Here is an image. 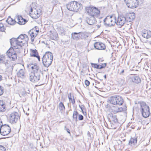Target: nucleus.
<instances>
[{
    "mask_svg": "<svg viewBox=\"0 0 151 151\" xmlns=\"http://www.w3.org/2000/svg\"><path fill=\"white\" fill-rule=\"evenodd\" d=\"M68 99H69V101H70V100H71L72 99V97L69 98H68Z\"/></svg>",
    "mask_w": 151,
    "mask_h": 151,
    "instance_id": "13d9d810",
    "label": "nucleus"
},
{
    "mask_svg": "<svg viewBox=\"0 0 151 151\" xmlns=\"http://www.w3.org/2000/svg\"><path fill=\"white\" fill-rule=\"evenodd\" d=\"M85 85L87 86H88L90 84V82L87 80H86L85 81Z\"/></svg>",
    "mask_w": 151,
    "mask_h": 151,
    "instance_id": "37998d69",
    "label": "nucleus"
},
{
    "mask_svg": "<svg viewBox=\"0 0 151 151\" xmlns=\"http://www.w3.org/2000/svg\"><path fill=\"white\" fill-rule=\"evenodd\" d=\"M70 102H71V103L73 104H75V100L74 99V96H73V98L70 101Z\"/></svg>",
    "mask_w": 151,
    "mask_h": 151,
    "instance_id": "49530a36",
    "label": "nucleus"
},
{
    "mask_svg": "<svg viewBox=\"0 0 151 151\" xmlns=\"http://www.w3.org/2000/svg\"><path fill=\"white\" fill-rule=\"evenodd\" d=\"M20 116L19 114L16 112H14L10 115V121L11 123H16L19 119Z\"/></svg>",
    "mask_w": 151,
    "mask_h": 151,
    "instance_id": "f8f14e48",
    "label": "nucleus"
},
{
    "mask_svg": "<svg viewBox=\"0 0 151 151\" xmlns=\"http://www.w3.org/2000/svg\"><path fill=\"white\" fill-rule=\"evenodd\" d=\"M30 91L29 90V89H28L27 90V92H26L27 93L29 94V93H30Z\"/></svg>",
    "mask_w": 151,
    "mask_h": 151,
    "instance_id": "603ef678",
    "label": "nucleus"
},
{
    "mask_svg": "<svg viewBox=\"0 0 151 151\" xmlns=\"http://www.w3.org/2000/svg\"><path fill=\"white\" fill-rule=\"evenodd\" d=\"M94 47L97 50H104L106 48L105 45L100 42H96L94 44Z\"/></svg>",
    "mask_w": 151,
    "mask_h": 151,
    "instance_id": "4468645a",
    "label": "nucleus"
},
{
    "mask_svg": "<svg viewBox=\"0 0 151 151\" xmlns=\"http://www.w3.org/2000/svg\"><path fill=\"white\" fill-rule=\"evenodd\" d=\"M68 98H70V97H72L71 96V94L70 93V94L68 95Z\"/></svg>",
    "mask_w": 151,
    "mask_h": 151,
    "instance_id": "864d4df0",
    "label": "nucleus"
},
{
    "mask_svg": "<svg viewBox=\"0 0 151 151\" xmlns=\"http://www.w3.org/2000/svg\"><path fill=\"white\" fill-rule=\"evenodd\" d=\"M27 93L26 92H22L21 93V95L23 96H25L27 95Z\"/></svg>",
    "mask_w": 151,
    "mask_h": 151,
    "instance_id": "a18cd8bd",
    "label": "nucleus"
},
{
    "mask_svg": "<svg viewBox=\"0 0 151 151\" xmlns=\"http://www.w3.org/2000/svg\"><path fill=\"white\" fill-rule=\"evenodd\" d=\"M97 27L98 28H99L100 27V26L99 25H98L97 26Z\"/></svg>",
    "mask_w": 151,
    "mask_h": 151,
    "instance_id": "052dcab7",
    "label": "nucleus"
},
{
    "mask_svg": "<svg viewBox=\"0 0 151 151\" xmlns=\"http://www.w3.org/2000/svg\"><path fill=\"white\" fill-rule=\"evenodd\" d=\"M58 32L60 34H61V35H64L65 30L64 28L62 27H58Z\"/></svg>",
    "mask_w": 151,
    "mask_h": 151,
    "instance_id": "7c9ffc66",
    "label": "nucleus"
},
{
    "mask_svg": "<svg viewBox=\"0 0 151 151\" xmlns=\"http://www.w3.org/2000/svg\"><path fill=\"white\" fill-rule=\"evenodd\" d=\"M87 23L90 25H93L96 22V21L94 17L90 16V17H88L86 19Z\"/></svg>",
    "mask_w": 151,
    "mask_h": 151,
    "instance_id": "dca6fc26",
    "label": "nucleus"
},
{
    "mask_svg": "<svg viewBox=\"0 0 151 151\" xmlns=\"http://www.w3.org/2000/svg\"><path fill=\"white\" fill-rule=\"evenodd\" d=\"M6 22L9 24L11 25H14L16 22L15 20H14L10 17H9L6 20Z\"/></svg>",
    "mask_w": 151,
    "mask_h": 151,
    "instance_id": "5701e85b",
    "label": "nucleus"
},
{
    "mask_svg": "<svg viewBox=\"0 0 151 151\" xmlns=\"http://www.w3.org/2000/svg\"><path fill=\"white\" fill-rule=\"evenodd\" d=\"M124 72V70H122V71L121 72V73H123Z\"/></svg>",
    "mask_w": 151,
    "mask_h": 151,
    "instance_id": "6e6d98bb",
    "label": "nucleus"
},
{
    "mask_svg": "<svg viewBox=\"0 0 151 151\" xmlns=\"http://www.w3.org/2000/svg\"><path fill=\"white\" fill-rule=\"evenodd\" d=\"M5 29L2 24L0 23V31L3 32L4 31Z\"/></svg>",
    "mask_w": 151,
    "mask_h": 151,
    "instance_id": "c9c22d12",
    "label": "nucleus"
},
{
    "mask_svg": "<svg viewBox=\"0 0 151 151\" xmlns=\"http://www.w3.org/2000/svg\"><path fill=\"white\" fill-rule=\"evenodd\" d=\"M52 3H53V5H55L56 4L57 1L56 0H52Z\"/></svg>",
    "mask_w": 151,
    "mask_h": 151,
    "instance_id": "de8ad7c7",
    "label": "nucleus"
},
{
    "mask_svg": "<svg viewBox=\"0 0 151 151\" xmlns=\"http://www.w3.org/2000/svg\"><path fill=\"white\" fill-rule=\"evenodd\" d=\"M5 110V105L2 101L0 100V111H4Z\"/></svg>",
    "mask_w": 151,
    "mask_h": 151,
    "instance_id": "a878e982",
    "label": "nucleus"
},
{
    "mask_svg": "<svg viewBox=\"0 0 151 151\" xmlns=\"http://www.w3.org/2000/svg\"><path fill=\"white\" fill-rule=\"evenodd\" d=\"M37 27H35V29H33L32 30V31H33L34 32H37V34H38V33L39 32V31L38 30H37Z\"/></svg>",
    "mask_w": 151,
    "mask_h": 151,
    "instance_id": "c03bdc74",
    "label": "nucleus"
},
{
    "mask_svg": "<svg viewBox=\"0 0 151 151\" xmlns=\"http://www.w3.org/2000/svg\"><path fill=\"white\" fill-rule=\"evenodd\" d=\"M34 10H35V11H34L35 14H38V13L37 11H36V9H34Z\"/></svg>",
    "mask_w": 151,
    "mask_h": 151,
    "instance_id": "8fccbe9b",
    "label": "nucleus"
},
{
    "mask_svg": "<svg viewBox=\"0 0 151 151\" xmlns=\"http://www.w3.org/2000/svg\"><path fill=\"white\" fill-rule=\"evenodd\" d=\"M30 55L31 56L37 58L38 60H40V57L38 55V52L36 50L31 49Z\"/></svg>",
    "mask_w": 151,
    "mask_h": 151,
    "instance_id": "6ab92c4d",
    "label": "nucleus"
},
{
    "mask_svg": "<svg viewBox=\"0 0 151 151\" xmlns=\"http://www.w3.org/2000/svg\"><path fill=\"white\" fill-rule=\"evenodd\" d=\"M24 71V68L23 67V68L20 69L17 73L18 76L22 78H24L25 77Z\"/></svg>",
    "mask_w": 151,
    "mask_h": 151,
    "instance_id": "4be33fe9",
    "label": "nucleus"
},
{
    "mask_svg": "<svg viewBox=\"0 0 151 151\" xmlns=\"http://www.w3.org/2000/svg\"><path fill=\"white\" fill-rule=\"evenodd\" d=\"M11 131V129L8 125L5 124L0 128V132L1 134L5 136L8 134Z\"/></svg>",
    "mask_w": 151,
    "mask_h": 151,
    "instance_id": "9b49d317",
    "label": "nucleus"
},
{
    "mask_svg": "<svg viewBox=\"0 0 151 151\" xmlns=\"http://www.w3.org/2000/svg\"><path fill=\"white\" fill-rule=\"evenodd\" d=\"M118 82L120 86L123 85L125 84V81L124 78H120L118 79Z\"/></svg>",
    "mask_w": 151,
    "mask_h": 151,
    "instance_id": "c85d7f7f",
    "label": "nucleus"
},
{
    "mask_svg": "<svg viewBox=\"0 0 151 151\" xmlns=\"http://www.w3.org/2000/svg\"><path fill=\"white\" fill-rule=\"evenodd\" d=\"M86 10L90 16H98L100 14L99 10L95 7H89L86 8Z\"/></svg>",
    "mask_w": 151,
    "mask_h": 151,
    "instance_id": "1a4fd4ad",
    "label": "nucleus"
},
{
    "mask_svg": "<svg viewBox=\"0 0 151 151\" xmlns=\"http://www.w3.org/2000/svg\"><path fill=\"white\" fill-rule=\"evenodd\" d=\"M132 81L136 83H138L141 82V79L138 76H134L131 78Z\"/></svg>",
    "mask_w": 151,
    "mask_h": 151,
    "instance_id": "412c9836",
    "label": "nucleus"
},
{
    "mask_svg": "<svg viewBox=\"0 0 151 151\" xmlns=\"http://www.w3.org/2000/svg\"><path fill=\"white\" fill-rule=\"evenodd\" d=\"M50 38L53 40H57L58 38V34L56 32L52 33L50 35Z\"/></svg>",
    "mask_w": 151,
    "mask_h": 151,
    "instance_id": "b1692460",
    "label": "nucleus"
},
{
    "mask_svg": "<svg viewBox=\"0 0 151 151\" xmlns=\"http://www.w3.org/2000/svg\"><path fill=\"white\" fill-rule=\"evenodd\" d=\"M30 8H31V9H30V12H32L33 10L32 8V7L31 5L30 6Z\"/></svg>",
    "mask_w": 151,
    "mask_h": 151,
    "instance_id": "3c124183",
    "label": "nucleus"
},
{
    "mask_svg": "<svg viewBox=\"0 0 151 151\" xmlns=\"http://www.w3.org/2000/svg\"><path fill=\"white\" fill-rule=\"evenodd\" d=\"M67 9L71 11L77 12L83 8L81 4L77 1H73L69 3L66 6Z\"/></svg>",
    "mask_w": 151,
    "mask_h": 151,
    "instance_id": "7ed1b4c3",
    "label": "nucleus"
},
{
    "mask_svg": "<svg viewBox=\"0 0 151 151\" xmlns=\"http://www.w3.org/2000/svg\"><path fill=\"white\" fill-rule=\"evenodd\" d=\"M65 129L67 131V132L69 133L70 134V131L69 129L66 128V127H65Z\"/></svg>",
    "mask_w": 151,
    "mask_h": 151,
    "instance_id": "09e8293b",
    "label": "nucleus"
},
{
    "mask_svg": "<svg viewBox=\"0 0 151 151\" xmlns=\"http://www.w3.org/2000/svg\"><path fill=\"white\" fill-rule=\"evenodd\" d=\"M4 58H2L1 57L0 58V63H4L6 65V63L7 62H5Z\"/></svg>",
    "mask_w": 151,
    "mask_h": 151,
    "instance_id": "e433bc0d",
    "label": "nucleus"
},
{
    "mask_svg": "<svg viewBox=\"0 0 151 151\" xmlns=\"http://www.w3.org/2000/svg\"><path fill=\"white\" fill-rule=\"evenodd\" d=\"M140 111L142 116L145 118L148 117L150 115L149 107L143 102L140 103Z\"/></svg>",
    "mask_w": 151,
    "mask_h": 151,
    "instance_id": "6e6552de",
    "label": "nucleus"
},
{
    "mask_svg": "<svg viewBox=\"0 0 151 151\" xmlns=\"http://www.w3.org/2000/svg\"><path fill=\"white\" fill-rule=\"evenodd\" d=\"M78 114V113L77 111H74L73 112V118L74 121L76 122L77 121V116Z\"/></svg>",
    "mask_w": 151,
    "mask_h": 151,
    "instance_id": "c756f323",
    "label": "nucleus"
},
{
    "mask_svg": "<svg viewBox=\"0 0 151 151\" xmlns=\"http://www.w3.org/2000/svg\"><path fill=\"white\" fill-rule=\"evenodd\" d=\"M80 107L81 109V110L83 112L82 108V107H81V106H80Z\"/></svg>",
    "mask_w": 151,
    "mask_h": 151,
    "instance_id": "bf43d9fd",
    "label": "nucleus"
},
{
    "mask_svg": "<svg viewBox=\"0 0 151 151\" xmlns=\"http://www.w3.org/2000/svg\"><path fill=\"white\" fill-rule=\"evenodd\" d=\"M30 36L31 37V41L33 42L34 40V39L35 37L37 35V33L35 32L32 30H30Z\"/></svg>",
    "mask_w": 151,
    "mask_h": 151,
    "instance_id": "393cba45",
    "label": "nucleus"
},
{
    "mask_svg": "<svg viewBox=\"0 0 151 151\" xmlns=\"http://www.w3.org/2000/svg\"><path fill=\"white\" fill-rule=\"evenodd\" d=\"M28 67L32 69V71L29 74V80L32 82H37L40 79L41 70L35 63H32L27 65Z\"/></svg>",
    "mask_w": 151,
    "mask_h": 151,
    "instance_id": "f257e3e1",
    "label": "nucleus"
},
{
    "mask_svg": "<svg viewBox=\"0 0 151 151\" xmlns=\"http://www.w3.org/2000/svg\"><path fill=\"white\" fill-rule=\"evenodd\" d=\"M116 19L115 15L107 16L104 20V24L108 27L114 26L116 23Z\"/></svg>",
    "mask_w": 151,
    "mask_h": 151,
    "instance_id": "423d86ee",
    "label": "nucleus"
},
{
    "mask_svg": "<svg viewBox=\"0 0 151 151\" xmlns=\"http://www.w3.org/2000/svg\"><path fill=\"white\" fill-rule=\"evenodd\" d=\"M59 109L61 111H64L65 110V107L63 104L62 102L60 103L59 105Z\"/></svg>",
    "mask_w": 151,
    "mask_h": 151,
    "instance_id": "bb28decb",
    "label": "nucleus"
},
{
    "mask_svg": "<svg viewBox=\"0 0 151 151\" xmlns=\"http://www.w3.org/2000/svg\"><path fill=\"white\" fill-rule=\"evenodd\" d=\"M72 38L73 40H78L81 39V32H74L72 33Z\"/></svg>",
    "mask_w": 151,
    "mask_h": 151,
    "instance_id": "a211bd4d",
    "label": "nucleus"
},
{
    "mask_svg": "<svg viewBox=\"0 0 151 151\" xmlns=\"http://www.w3.org/2000/svg\"><path fill=\"white\" fill-rule=\"evenodd\" d=\"M42 63L44 66L48 67L51 64L53 60L52 54L50 52H47L43 56L42 58Z\"/></svg>",
    "mask_w": 151,
    "mask_h": 151,
    "instance_id": "20e7f679",
    "label": "nucleus"
},
{
    "mask_svg": "<svg viewBox=\"0 0 151 151\" xmlns=\"http://www.w3.org/2000/svg\"><path fill=\"white\" fill-rule=\"evenodd\" d=\"M109 101L111 104L117 105H121L124 102L123 99L122 97L118 95L110 97Z\"/></svg>",
    "mask_w": 151,
    "mask_h": 151,
    "instance_id": "0eeeda50",
    "label": "nucleus"
},
{
    "mask_svg": "<svg viewBox=\"0 0 151 151\" xmlns=\"http://www.w3.org/2000/svg\"><path fill=\"white\" fill-rule=\"evenodd\" d=\"M91 64L92 67L97 69H100V65L93 63H91Z\"/></svg>",
    "mask_w": 151,
    "mask_h": 151,
    "instance_id": "72a5a7b5",
    "label": "nucleus"
},
{
    "mask_svg": "<svg viewBox=\"0 0 151 151\" xmlns=\"http://www.w3.org/2000/svg\"><path fill=\"white\" fill-rule=\"evenodd\" d=\"M78 119L79 120H82L83 119V116L81 114H79Z\"/></svg>",
    "mask_w": 151,
    "mask_h": 151,
    "instance_id": "79ce46f5",
    "label": "nucleus"
},
{
    "mask_svg": "<svg viewBox=\"0 0 151 151\" xmlns=\"http://www.w3.org/2000/svg\"><path fill=\"white\" fill-rule=\"evenodd\" d=\"M114 107V109H112V112L114 114H116V113H118V112H115V111H116L118 109V107Z\"/></svg>",
    "mask_w": 151,
    "mask_h": 151,
    "instance_id": "ea45409f",
    "label": "nucleus"
},
{
    "mask_svg": "<svg viewBox=\"0 0 151 151\" xmlns=\"http://www.w3.org/2000/svg\"><path fill=\"white\" fill-rule=\"evenodd\" d=\"M3 88L1 86H0V96L2 95L4 93Z\"/></svg>",
    "mask_w": 151,
    "mask_h": 151,
    "instance_id": "a19ab883",
    "label": "nucleus"
},
{
    "mask_svg": "<svg viewBox=\"0 0 151 151\" xmlns=\"http://www.w3.org/2000/svg\"><path fill=\"white\" fill-rule=\"evenodd\" d=\"M150 44L151 45V41L150 42Z\"/></svg>",
    "mask_w": 151,
    "mask_h": 151,
    "instance_id": "680f3d73",
    "label": "nucleus"
},
{
    "mask_svg": "<svg viewBox=\"0 0 151 151\" xmlns=\"http://www.w3.org/2000/svg\"><path fill=\"white\" fill-rule=\"evenodd\" d=\"M128 17L130 21L133 20L135 17L134 13H130L128 15Z\"/></svg>",
    "mask_w": 151,
    "mask_h": 151,
    "instance_id": "2f4dec72",
    "label": "nucleus"
},
{
    "mask_svg": "<svg viewBox=\"0 0 151 151\" xmlns=\"http://www.w3.org/2000/svg\"><path fill=\"white\" fill-rule=\"evenodd\" d=\"M106 63H103L101 65H100V69H101L104 68L106 66Z\"/></svg>",
    "mask_w": 151,
    "mask_h": 151,
    "instance_id": "58836bf2",
    "label": "nucleus"
},
{
    "mask_svg": "<svg viewBox=\"0 0 151 151\" xmlns=\"http://www.w3.org/2000/svg\"><path fill=\"white\" fill-rule=\"evenodd\" d=\"M88 35L89 34L86 32H81V39L86 38L88 37Z\"/></svg>",
    "mask_w": 151,
    "mask_h": 151,
    "instance_id": "cd10ccee",
    "label": "nucleus"
},
{
    "mask_svg": "<svg viewBox=\"0 0 151 151\" xmlns=\"http://www.w3.org/2000/svg\"><path fill=\"white\" fill-rule=\"evenodd\" d=\"M17 23L19 24H24L27 22L26 20L23 19L21 16H18L17 17Z\"/></svg>",
    "mask_w": 151,
    "mask_h": 151,
    "instance_id": "f3484780",
    "label": "nucleus"
},
{
    "mask_svg": "<svg viewBox=\"0 0 151 151\" xmlns=\"http://www.w3.org/2000/svg\"><path fill=\"white\" fill-rule=\"evenodd\" d=\"M128 7L133 9L137 7L139 4L138 0H124Z\"/></svg>",
    "mask_w": 151,
    "mask_h": 151,
    "instance_id": "9d476101",
    "label": "nucleus"
},
{
    "mask_svg": "<svg viewBox=\"0 0 151 151\" xmlns=\"http://www.w3.org/2000/svg\"><path fill=\"white\" fill-rule=\"evenodd\" d=\"M111 119L112 121L114 122V123H116L117 122V119L116 117V116L112 114L111 116Z\"/></svg>",
    "mask_w": 151,
    "mask_h": 151,
    "instance_id": "473e14b6",
    "label": "nucleus"
},
{
    "mask_svg": "<svg viewBox=\"0 0 151 151\" xmlns=\"http://www.w3.org/2000/svg\"><path fill=\"white\" fill-rule=\"evenodd\" d=\"M2 76L0 75V81L2 79Z\"/></svg>",
    "mask_w": 151,
    "mask_h": 151,
    "instance_id": "5fc2aeb1",
    "label": "nucleus"
},
{
    "mask_svg": "<svg viewBox=\"0 0 151 151\" xmlns=\"http://www.w3.org/2000/svg\"><path fill=\"white\" fill-rule=\"evenodd\" d=\"M28 36L25 34H21L17 38H13L10 39L12 47L14 49H18L22 50V47L28 40Z\"/></svg>",
    "mask_w": 151,
    "mask_h": 151,
    "instance_id": "f03ea898",
    "label": "nucleus"
},
{
    "mask_svg": "<svg viewBox=\"0 0 151 151\" xmlns=\"http://www.w3.org/2000/svg\"><path fill=\"white\" fill-rule=\"evenodd\" d=\"M126 110V108H122V107H118V109L115 112H119L124 111Z\"/></svg>",
    "mask_w": 151,
    "mask_h": 151,
    "instance_id": "f704fd0d",
    "label": "nucleus"
},
{
    "mask_svg": "<svg viewBox=\"0 0 151 151\" xmlns=\"http://www.w3.org/2000/svg\"><path fill=\"white\" fill-rule=\"evenodd\" d=\"M104 78H105V79H106V75H105L104 76Z\"/></svg>",
    "mask_w": 151,
    "mask_h": 151,
    "instance_id": "4d7b16f0",
    "label": "nucleus"
},
{
    "mask_svg": "<svg viewBox=\"0 0 151 151\" xmlns=\"http://www.w3.org/2000/svg\"><path fill=\"white\" fill-rule=\"evenodd\" d=\"M22 50L16 49H14L13 47L11 48L7 51V56L13 61L17 59V53H19L21 52Z\"/></svg>",
    "mask_w": 151,
    "mask_h": 151,
    "instance_id": "39448f33",
    "label": "nucleus"
},
{
    "mask_svg": "<svg viewBox=\"0 0 151 151\" xmlns=\"http://www.w3.org/2000/svg\"><path fill=\"white\" fill-rule=\"evenodd\" d=\"M142 35L144 38L148 39L151 37V32L149 30L144 29L142 32Z\"/></svg>",
    "mask_w": 151,
    "mask_h": 151,
    "instance_id": "2eb2a0df",
    "label": "nucleus"
},
{
    "mask_svg": "<svg viewBox=\"0 0 151 151\" xmlns=\"http://www.w3.org/2000/svg\"><path fill=\"white\" fill-rule=\"evenodd\" d=\"M137 142V138H131L129 141L128 144L132 147H134Z\"/></svg>",
    "mask_w": 151,
    "mask_h": 151,
    "instance_id": "aec40b11",
    "label": "nucleus"
},
{
    "mask_svg": "<svg viewBox=\"0 0 151 151\" xmlns=\"http://www.w3.org/2000/svg\"><path fill=\"white\" fill-rule=\"evenodd\" d=\"M126 21V18L123 16L120 15L118 16L117 20L116 21V23L117 25L121 27L124 25Z\"/></svg>",
    "mask_w": 151,
    "mask_h": 151,
    "instance_id": "ddd939ff",
    "label": "nucleus"
},
{
    "mask_svg": "<svg viewBox=\"0 0 151 151\" xmlns=\"http://www.w3.org/2000/svg\"><path fill=\"white\" fill-rule=\"evenodd\" d=\"M0 151H6V148L3 146L0 145Z\"/></svg>",
    "mask_w": 151,
    "mask_h": 151,
    "instance_id": "4c0bfd02",
    "label": "nucleus"
}]
</instances>
